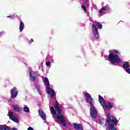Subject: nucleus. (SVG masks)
I'll list each match as a JSON object with an SVG mask.
<instances>
[{"instance_id": "7", "label": "nucleus", "mask_w": 130, "mask_h": 130, "mask_svg": "<svg viewBox=\"0 0 130 130\" xmlns=\"http://www.w3.org/2000/svg\"><path fill=\"white\" fill-rule=\"evenodd\" d=\"M8 116L10 118L12 121H14V122H16V123H19V119L17 118V117H15V115H14V113L12 111H9Z\"/></svg>"}, {"instance_id": "33", "label": "nucleus", "mask_w": 130, "mask_h": 130, "mask_svg": "<svg viewBox=\"0 0 130 130\" xmlns=\"http://www.w3.org/2000/svg\"><path fill=\"white\" fill-rule=\"evenodd\" d=\"M47 58H48V57H46V59H47Z\"/></svg>"}, {"instance_id": "3", "label": "nucleus", "mask_w": 130, "mask_h": 130, "mask_svg": "<svg viewBox=\"0 0 130 130\" xmlns=\"http://www.w3.org/2000/svg\"><path fill=\"white\" fill-rule=\"evenodd\" d=\"M107 121L109 124V130H116V128L114 125H117L118 123V120L113 116H109V111L106 110Z\"/></svg>"}, {"instance_id": "17", "label": "nucleus", "mask_w": 130, "mask_h": 130, "mask_svg": "<svg viewBox=\"0 0 130 130\" xmlns=\"http://www.w3.org/2000/svg\"><path fill=\"white\" fill-rule=\"evenodd\" d=\"M25 27V25H24V23L23 21H20V25H19V30L20 32H22L23 30H24V28Z\"/></svg>"}, {"instance_id": "28", "label": "nucleus", "mask_w": 130, "mask_h": 130, "mask_svg": "<svg viewBox=\"0 0 130 130\" xmlns=\"http://www.w3.org/2000/svg\"><path fill=\"white\" fill-rule=\"evenodd\" d=\"M11 130H18V128L14 127V128H13L12 129L11 128Z\"/></svg>"}, {"instance_id": "4", "label": "nucleus", "mask_w": 130, "mask_h": 130, "mask_svg": "<svg viewBox=\"0 0 130 130\" xmlns=\"http://www.w3.org/2000/svg\"><path fill=\"white\" fill-rule=\"evenodd\" d=\"M99 101L103 108H104L106 116V110H108L109 112V116H110V111H109V109H111V108L114 106V103L109 102L106 104L105 103V100H104V98H103V97H102L101 95H99Z\"/></svg>"}, {"instance_id": "30", "label": "nucleus", "mask_w": 130, "mask_h": 130, "mask_svg": "<svg viewBox=\"0 0 130 130\" xmlns=\"http://www.w3.org/2000/svg\"><path fill=\"white\" fill-rule=\"evenodd\" d=\"M1 35H2V32H0V36H1Z\"/></svg>"}, {"instance_id": "5", "label": "nucleus", "mask_w": 130, "mask_h": 130, "mask_svg": "<svg viewBox=\"0 0 130 130\" xmlns=\"http://www.w3.org/2000/svg\"><path fill=\"white\" fill-rule=\"evenodd\" d=\"M96 26L98 27L99 29H102V24L97 21H94L92 25V33L94 37L96 39H98L99 38V34L98 33V28Z\"/></svg>"}, {"instance_id": "27", "label": "nucleus", "mask_w": 130, "mask_h": 130, "mask_svg": "<svg viewBox=\"0 0 130 130\" xmlns=\"http://www.w3.org/2000/svg\"><path fill=\"white\" fill-rule=\"evenodd\" d=\"M27 130H34V129H33V128H32V127H29L28 128Z\"/></svg>"}, {"instance_id": "26", "label": "nucleus", "mask_w": 130, "mask_h": 130, "mask_svg": "<svg viewBox=\"0 0 130 130\" xmlns=\"http://www.w3.org/2000/svg\"><path fill=\"white\" fill-rule=\"evenodd\" d=\"M46 65L47 66V67H49V66H50V61H47L46 63Z\"/></svg>"}, {"instance_id": "13", "label": "nucleus", "mask_w": 130, "mask_h": 130, "mask_svg": "<svg viewBox=\"0 0 130 130\" xmlns=\"http://www.w3.org/2000/svg\"><path fill=\"white\" fill-rule=\"evenodd\" d=\"M44 82L46 88V87H50V84H49V80L47 77H45L44 78Z\"/></svg>"}, {"instance_id": "23", "label": "nucleus", "mask_w": 130, "mask_h": 130, "mask_svg": "<svg viewBox=\"0 0 130 130\" xmlns=\"http://www.w3.org/2000/svg\"><path fill=\"white\" fill-rule=\"evenodd\" d=\"M82 9L84 11V13H87V8L85 6H82Z\"/></svg>"}, {"instance_id": "25", "label": "nucleus", "mask_w": 130, "mask_h": 130, "mask_svg": "<svg viewBox=\"0 0 130 130\" xmlns=\"http://www.w3.org/2000/svg\"><path fill=\"white\" fill-rule=\"evenodd\" d=\"M7 18H10V19H14L15 18V15L8 16Z\"/></svg>"}, {"instance_id": "31", "label": "nucleus", "mask_w": 130, "mask_h": 130, "mask_svg": "<svg viewBox=\"0 0 130 130\" xmlns=\"http://www.w3.org/2000/svg\"><path fill=\"white\" fill-rule=\"evenodd\" d=\"M86 2H88L89 0H85Z\"/></svg>"}, {"instance_id": "15", "label": "nucleus", "mask_w": 130, "mask_h": 130, "mask_svg": "<svg viewBox=\"0 0 130 130\" xmlns=\"http://www.w3.org/2000/svg\"><path fill=\"white\" fill-rule=\"evenodd\" d=\"M13 108L16 112H20L21 111V108L18 105L13 106Z\"/></svg>"}, {"instance_id": "21", "label": "nucleus", "mask_w": 130, "mask_h": 130, "mask_svg": "<svg viewBox=\"0 0 130 130\" xmlns=\"http://www.w3.org/2000/svg\"><path fill=\"white\" fill-rule=\"evenodd\" d=\"M23 111H24V112H26V113H28L30 112V109H29V107L25 106L23 107Z\"/></svg>"}, {"instance_id": "2", "label": "nucleus", "mask_w": 130, "mask_h": 130, "mask_svg": "<svg viewBox=\"0 0 130 130\" xmlns=\"http://www.w3.org/2000/svg\"><path fill=\"white\" fill-rule=\"evenodd\" d=\"M85 99L86 102L89 103L90 105V114L92 118H96L97 116V110L93 105H94V100L92 99L91 95L88 92H86L85 94Z\"/></svg>"}, {"instance_id": "32", "label": "nucleus", "mask_w": 130, "mask_h": 130, "mask_svg": "<svg viewBox=\"0 0 130 130\" xmlns=\"http://www.w3.org/2000/svg\"><path fill=\"white\" fill-rule=\"evenodd\" d=\"M31 41H32V42H33V39H31Z\"/></svg>"}, {"instance_id": "11", "label": "nucleus", "mask_w": 130, "mask_h": 130, "mask_svg": "<svg viewBox=\"0 0 130 130\" xmlns=\"http://www.w3.org/2000/svg\"><path fill=\"white\" fill-rule=\"evenodd\" d=\"M39 113L40 116H41L43 120H45V119H46V115L45 114V113L43 112V111L42 109L39 110Z\"/></svg>"}, {"instance_id": "24", "label": "nucleus", "mask_w": 130, "mask_h": 130, "mask_svg": "<svg viewBox=\"0 0 130 130\" xmlns=\"http://www.w3.org/2000/svg\"><path fill=\"white\" fill-rule=\"evenodd\" d=\"M126 73H127V74H130V68H128L127 69H125V70Z\"/></svg>"}, {"instance_id": "20", "label": "nucleus", "mask_w": 130, "mask_h": 130, "mask_svg": "<svg viewBox=\"0 0 130 130\" xmlns=\"http://www.w3.org/2000/svg\"><path fill=\"white\" fill-rule=\"evenodd\" d=\"M50 112L53 115H55L56 114V112L55 111V110H54V108L53 107H51L50 108Z\"/></svg>"}, {"instance_id": "22", "label": "nucleus", "mask_w": 130, "mask_h": 130, "mask_svg": "<svg viewBox=\"0 0 130 130\" xmlns=\"http://www.w3.org/2000/svg\"><path fill=\"white\" fill-rule=\"evenodd\" d=\"M36 88L38 90V92L39 94H41V91L40 90V86L39 85H36Z\"/></svg>"}, {"instance_id": "9", "label": "nucleus", "mask_w": 130, "mask_h": 130, "mask_svg": "<svg viewBox=\"0 0 130 130\" xmlns=\"http://www.w3.org/2000/svg\"><path fill=\"white\" fill-rule=\"evenodd\" d=\"M30 81L34 82L36 80V74L34 71H30L29 72Z\"/></svg>"}, {"instance_id": "14", "label": "nucleus", "mask_w": 130, "mask_h": 130, "mask_svg": "<svg viewBox=\"0 0 130 130\" xmlns=\"http://www.w3.org/2000/svg\"><path fill=\"white\" fill-rule=\"evenodd\" d=\"M0 130H11V127L7 126V125H1Z\"/></svg>"}, {"instance_id": "12", "label": "nucleus", "mask_w": 130, "mask_h": 130, "mask_svg": "<svg viewBox=\"0 0 130 130\" xmlns=\"http://www.w3.org/2000/svg\"><path fill=\"white\" fill-rule=\"evenodd\" d=\"M73 126H74V128H75V129L83 130V126H82L81 124L74 123Z\"/></svg>"}, {"instance_id": "18", "label": "nucleus", "mask_w": 130, "mask_h": 130, "mask_svg": "<svg viewBox=\"0 0 130 130\" xmlns=\"http://www.w3.org/2000/svg\"><path fill=\"white\" fill-rule=\"evenodd\" d=\"M129 67H130V65L128 62H125L123 64V68L124 71H125V70H127V69H129Z\"/></svg>"}, {"instance_id": "29", "label": "nucleus", "mask_w": 130, "mask_h": 130, "mask_svg": "<svg viewBox=\"0 0 130 130\" xmlns=\"http://www.w3.org/2000/svg\"><path fill=\"white\" fill-rule=\"evenodd\" d=\"M100 124H102V122H100Z\"/></svg>"}, {"instance_id": "6", "label": "nucleus", "mask_w": 130, "mask_h": 130, "mask_svg": "<svg viewBox=\"0 0 130 130\" xmlns=\"http://www.w3.org/2000/svg\"><path fill=\"white\" fill-rule=\"evenodd\" d=\"M55 121L59 124H62L63 126H67V119L62 115H56L55 117Z\"/></svg>"}, {"instance_id": "10", "label": "nucleus", "mask_w": 130, "mask_h": 130, "mask_svg": "<svg viewBox=\"0 0 130 130\" xmlns=\"http://www.w3.org/2000/svg\"><path fill=\"white\" fill-rule=\"evenodd\" d=\"M18 95V90L17 88L14 87L11 89V97L16 98Z\"/></svg>"}, {"instance_id": "16", "label": "nucleus", "mask_w": 130, "mask_h": 130, "mask_svg": "<svg viewBox=\"0 0 130 130\" xmlns=\"http://www.w3.org/2000/svg\"><path fill=\"white\" fill-rule=\"evenodd\" d=\"M108 10H109V7H108V6H105V7H103L99 11V13H100L101 14H102V13H104V12H105V11H108Z\"/></svg>"}, {"instance_id": "1", "label": "nucleus", "mask_w": 130, "mask_h": 130, "mask_svg": "<svg viewBox=\"0 0 130 130\" xmlns=\"http://www.w3.org/2000/svg\"><path fill=\"white\" fill-rule=\"evenodd\" d=\"M108 56H104L105 58H108L109 61L111 64L115 63H120L122 60L117 54H120V52L117 50H112L111 51Z\"/></svg>"}, {"instance_id": "19", "label": "nucleus", "mask_w": 130, "mask_h": 130, "mask_svg": "<svg viewBox=\"0 0 130 130\" xmlns=\"http://www.w3.org/2000/svg\"><path fill=\"white\" fill-rule=\"evenodd\" d=\"M54 108L56 111H57V113H58V114H60V113H61V111H60V109L59 108V107H58L57 104H55L54 106Z\"/></svg>"}, {"instance_id": "8", "label": "nucleus", "mask_w": 130, "mask_h": 130, "mask_svg": "<svg viewBox=\"0 0 130 130\" xmlns=\"http://www.w3.org/2000/svg\"><path fill=\"white\" fill-rule=\"evenodd\" d=\"M46 90L47 91L48 94L51 97H54L55 95V91L52 88H50V86L46 87Z\"/></svg>"}]
</instances>
